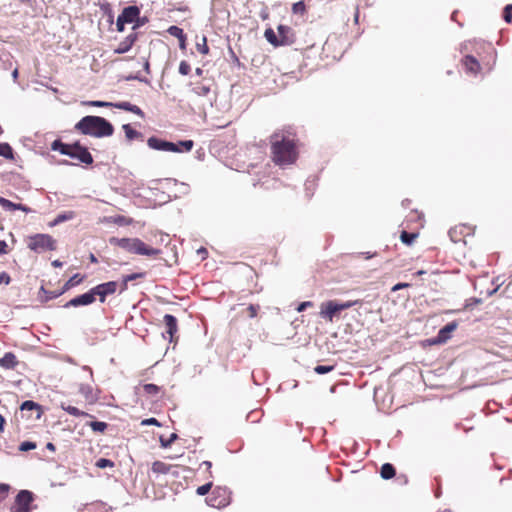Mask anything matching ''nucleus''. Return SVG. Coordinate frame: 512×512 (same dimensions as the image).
Wrapping results in <instances>:
<instances>
[{
    "mask_svg": "<svg viewBox=\"0 0 512 512\" xmlns=\"http://www.w3.org/2000/svg\"><path fill=\"white\" fill-rule=\"evenodd\" d=\"M277 36L272 28H267L264 32L265 39L274 47L292 45L295 40V33L293 29L287 25L280 24L277 27Z\"/></svg>",
    "mask_w": 512,
    "mask_h": 512,
    "instance_id": "obj_5",
    "label": "nucleus"
},
{
    "mask_svg": "<svg viewBox=\"0 0 512 512\" xmlns=\"http://www.w3.org/2000/svg\"><path fill=\"white\" fill-rule=\"evenodd\" d=\"M270 157L272 162L279 167L296 163L299 158V140L292 126H284L271 134Z\"/></svg>",
    "mask_w": 512,
    "mask_h": 512,
    "instance_id": "obj_1",
    "label": "nucleus"
},
{
    "mask_svg": "<svg viewBox=\"0 0 512 512\" xmlns=\"http://www.w3.org/2000/svg\"><path fill=\"white\" fill-rule=\"evenodd\" d=\"M0 156L6 159H13V149L8 143H0Z\"/></svg>",
    "mask_w": 512,
    "mask_h": 512,
    "instance_id": "obj_33",
    "label": "nucleus"
},
{
    "mask_svg": "<svg viewBox=\"0 0 512 512\" xmlns=\"http://www.w3.org/2000/svg\"><path fill=\"white\" fill-rule=\"evenodd\" d=\"M90 426L92 430L96 432H104L107 428V424L105 422L100 421L91 422Z\"/></svg>",
    "mask_w": 512,
    "mask_h": 512,
    "instance_id": "obj_41",
    "label": "nucleus"
},
{
    "mask_svg": "<svg viewBox=\"0 0 512 512\" xmlns=\"http://www.w3.org/2000/svg\"><path fill=\"white\" fill-rule=\"evenodd\" d=\"M117 246L126 250L129 253L145 256H158L160 249L153 248L145 244L139 238H121L116 240Z\"/></svg>",
    "mask_w": 512,
    "mask_h": 512,
    "instance_id": "obj_4",
    "label": "nucleus"
},
{
    "mask_svg": "<svg viewBox=\"0 0 512 512\" xmlns=\"http://www.w3.org/2000/svg\"><path fill=\"white\" fill-rule=\"evenodd\" d=\"M147 144L150 148L154 150H162V151H179L178 145L172 142H168L157 137H150L147 141Z\"/></svg>",
    "mask_w": 512,
    "mask_h": 512,
    "instance_id": "obj_11",
    "label": "nucleus"
},
{
    "mask_svg": "<svg viewBox=\"0 0 512 512\" xmlns=\"http://www.w3.org/2000/svg\"><path fill=\"white\" fill-rule=\"evenodd\" d=\"M202 465L206 466L207 471L211 474L212 463L210 461H204Z\"/></svg>",
    "mask_w": 512,
    "mask_h": 512,
    "instance_id": "obj_62",
    "label": "nucleus"
},
{
    "mask_svg": "<svg viewBox=\"0 0 512 512\" xmlns=\"http://www.w3.org/2000/svg\"><path fill=\"white\" fill-rule=\"evenodd\" d=\"M462 65L464 66L466 73L471 74L473 76H477L482 69L479 60L472 55H466L462 59Z\"/></svg>",
    "mask_w": 512,
    "mask_h": 512,
    "instance_id": "obj_13",
    "label": "nucleus"
},
{
    "mask_svg": "<svg viewBox=\"0 0 512 512\" xmlns=\"http://www.w3.org/2000/svg\"><path fill=\"white\" fill-rule=\"evenodd\" d=\"M76 217V213L74 211H65L57 215V217L49 222V227H54L59 225L60 223H63L65 221L72 220Z\"/></svg>",
    "mask_w": 512,
    "mask_h": 512,
    "instance_id": "obj_22",
    "label": "nucleus"
},
{
    "mask_svg": "<svg viewBox=\"0 0 512 512\" xmlns=\"http://www.w3.org/2000/svg\"><path fill=\"white\" fill-rule=\"evenodd\" d=\"M211 487H212V483L211 482L206 483V484H204L202 486H199L197 488V494L201 495V496H204V495H206L210 491Z\"/></svg>",
    "mask_w": 512,
    "mask_h": 512,
    "instance_id": "obj_50",
    "label": "nucleus"
},
{
    "mask_svg": "<svg viewBox=\"0 0 512 512\" xmlns=\"http://www.w3.org/2000/svg\"><path fill=\"white\" fill-rule=\"evenodd\" d=\"M260 310V306L258 304H250L248 308L246 309L247 315L250 318H255L258 315V312Z\"/></svg>",
    "mask_w": 512,
    "mask_h": 512,
    "instance_id": "obj_44",
    "label": "nucleus"
},
{
    "mask_svg": "<svg viewBox=\"0 0 512 512\" xmlns=\"http://www.w3.org/2000/svg\"><path fill=\"white\" fill-rule=\"evenodd\" d=\"M34 495L29 490H21L10 507V512H30Z\"/></svg>",
    "mask_w": 512,
    "mask_h": 512,
    "instance_id": "obj_9",
    "label": "nucleus"
},
{
    "mask_svg": "<svg viewBox=\"0 0 512 512\" xmlns=\"http://www.w3.org/2000/svg\"><path fill=\"white\" fill-rule=\"evenodd\" d=\"M84 280V276H82L81 274L77 273L75 275H73L62 287V289L60 290V293H65L67 292L68 290H70L72 287L74 286H77L79 285L80 283H82Z\"/></svg>",
    "mask_w": 512,
    "mask_h": 512,
    "instance_id": "obj_24",
    "label": "nucleus"
},
{
    "mask_svg": "<svg viewBox=\"0 0 512 512\" xmlns=\"http://www.w3.org/2000/svg\"><path fill=\"white\" fill-rule=\"evenodd\" d=\"M470 233V227L465 224L456 225L449 230V237L454 243L464 241V235Z\"/></svg>",
    "mask_w": 512,
    "mask_h": 512,
    "instance_id": "obj_15",
    "label": "nucleus"
},
{
    "mask_svg": "<svg viewBox=\"0 0 512 512\" xmlns=\"http://www.w3.org/2000/svg\"><path fill=\"white\" fill-rule=\"evenodd\" d=\"M35 448H36V443L30 442V441L22 442L19 446V450L23 451V452L30 451Z\"/></svg>",
    "mask_w": 512,
    "mask_h": 512,
    "instance_id": "obj_46",
    "label": "nucleus"
},
{
    "mask_svg": "<svg viewBox=\"0 0 512 512\" xmlns=\"http://www.w3.org/2000/svg\"><path fill=\"white\" fill-rule=\"evenodd\" d=\"M75 129L84 135L96 138L111 136L114 132L113 125L105 118L99 116H85L75 125Z\"/></svg>",
    "mask_w": 512,
    "mask_h": 512,
    "instance_id": "obj_2",
    "label": "nucleus"
},
{
    "mask_svg": "<svg viewBox=\"0 0 512 512\" xmlns=\"http://www.w3.org/2000/svg\"><path fill=\"white\" fill-rule=\"evenodd\" d=\"M52 265H53L54 267H62V265H63V264H62V262H61V261H59V260H54V261L52 262Z\"/></svg>",
    "mask_w": 512,
    "mask_h": 512,
    "instance_id": "obj_64",
    "label": "nucleus"
},
{
    "mask_svg": "<svg viewBox=\"0 0 512 512\" xmlns=\"http://www.w3.org/2000/svg\"><path fill=\"white\" fill-rule=\"evenodd\" d=\"M202 44H197V50L203 55H207L209 53V47L207 45V39L206 37H203Z\"/></svg>",
    "mask_w": 512,
    "mask_h": 512,
    "instance_id": "obj_47",
    "label": "nucleus"
},
{
    "mask_svg": "<svg viewBox=\"0 0 512 512\" xmlns=\"http://www.w3.org/2000/svg\"><path fill=\"white\" fill-rule=\"evenodd\" d=\"M27 247L35 253H43L56 250L57 242L49 234L38 233L27 238Z\"/></svg>",
    "mask_w": 512,
    "mask_h": 512,
    "instance_id": "obj_7",
    "label": "nucleus"
},
{
    "mask_svg": "<svg viewBox=\"0 0 512 512\" xmlns=\"http://www.w3.org/2000/svg\"><path fill=\"white\" fill-rule=\"evenodd\" d=\"M20 409L22 411H25V410H37L38 411V417L40 416V414L42 413V409H41V405H39L38 403L34 402V401H31V400H27V401H24L21 406H20Z\"/></svg>",
    "mask_w": 512,
    "mask_h": 512,
    "instance_id": "obj_29",
    "label": "nucleus"
},
{
    "mask_svg": "<svg viewBox=\"0 0 512 512\" xmlns=\"http://www.w3.org/2000/svg\"><path fill=\"white\" fill-rule=\"evenodd\" d=\"M409 287L408 283H397L395 286H393L392 291H398L403 288Z\"/></svg>",
    "mask_w": 512,
    "mask_h": 512,
    "instance_id": "obj_58",
    "label": "nucleus"
},
{
    "mask_svg": "<svg viewBox=\"0 0 512 512\" xmlns=\"http://www.w3.org/2000/svg\"><path fill=\"white\" fill-rule=\"evenodd\" d=\"M53 151H58L62 155H67L71 158L77 159L79 162L90 165L93 163V157L88 149L79 142L73 144L63 143L61 140H55L51 144Z\"/></svg>",
    "mask_w": 512,
    "mask_h": 512,
    "instance_id": "obj_3",
    "label": "nucleus"
},
{
    "mask_svg": "<svg viewBox=\"0 0 512 512\" xmlns=\"http://www.w3.org/2000/svg\"><path fill=\"white\" fill-rule=\"evenodd\" d=\"M90 105H91V106H94V107H108V106H114V104H113V103L104 102V101H92V102H90Z\"/></svg>",
    "mask_w": 512,
    "mask_h": 512,
    "instance_id": "obj_53",
    "label": "nucleus"
},
{
    "mask_svg": "<svg viewBox=\"0 0 512 512\" xmlns=\"http://www.w3.org/2000/svg\"><path fill=\"white\" fill-rule=\"evenodd\" d=\"M96 467L98 468H101V469H104L106 467H113L114 466V463L109 460V459H106V458H100L96 461L95 463Z\"/></svg>",
    "mask_w": 512,
    "mask_h": 512,
    "instance_id": "obj_42",
    "label": "nucleus"
},
{
    "mask_svg": "<svg viewBox=\"0 0 512 512\" xmlns=\"http://www.w3.org/2000/svg\"><path fill=\"white\" fill-rule=\"evenodd\" d=\"M79 393L89 402H94L96 400L93 388L89 384H81L79 387Z\"/></svg>",
    "mask_w": 512,
    "mask_h": 512,
    "instance_id": "obj_26",
    "label": "nucleus"
},
{
    "mask_svg": "<svg viewBox=\"0 0 512 512\" xmlns=\"http://www.w3.org/2000/svg\"><path fill=\"white\" fill-rule=\"evenodd\" d=\"M396 470L390 463H385L381 466L380 475L383 479L388 480L395 476Z\"/></svg>",
    "mask_w": 512,
    "mask_h": 512,
    "instance_id": "obj_27",
    "label": "nucleus"
},
{
    "mask_svg": "<svg viewBox=\"0 0 512 512\" xmlns=\"http://www.w3.org/2000/svg\"><path fill=\"white\" fill-rule=\"evenodd\" d=\"M0 206L5 210L14 211L15 203L0 196Z\"/></svg>",
    "mask_w": 512,
    "mask_h": 512,
    "instance_id": "obj_43",
    "label": "nucleus"
},
{
    "mask_svg": "<svg viewBox=\"0 0 512 512\" xmlns=\"http://www.w3.org/2000/svg\"><path fill=\"white\" fill-rule=\"evenodd\" d=\"M481 47L483 49H487V51L489 53V56H490V59L487 60V61H485L484 58H481V59H482L484 65L490 67L491 62H494V59H495V56H496L495 50H494V48L492 47L491 44H481Z\"/></svg>",
    "mask_w": 512,
    "mask_h": 512,
    "instance_id": "obj_34",
    "label": "nucleus"
},
{
    "mask_svg": "<svg viewBox=\"0 0 512 512\" xmlns=\"http://www.w3.org/2000/svg\"><path fill=\"white\" fill-rule=\"evenodd\" d=\"M118 283L116 281H109L105 283H101L91 288L94 297H98L100 303H104L106 301L107 296L113 295L116 293L118 289Z\"/></svg>",
    "mask_w": 512,
    "mask_h": 512,
    "instance_id": "obj_10",
    "label": "nucleus"
},
{
    "mask_svg": "<svg viewBox=\"0 0 512 512\" xmlns=\"http://www.w3.org/2000/svg\"><path fill=\"white\" fill-rule=\"evenodd\" d=\"M175 144L178 145V149H180L179 151H176L177 153L189 152L192 150L194 146V142L192 140L179 141L178 143Z\"/></svg>",
    "mask_w": 512,
    "mask_h": 512,
    "instance_id": "obj_35",
    "label": "nucleus"
},
{
    "mask_svg": "<svg viewBox=\"0 0 512 512\" xmlns=\"http://www.w3.org/2000/svg\"><path fill=\"white\" fill-rule=\"evenodd\" d=\"M145 276V273H132L125 275V282H131L133 280L143 278Z\"/></svg>",
    "mask_w": 512,
    "mask_h": 512,
    "instance_id": "obj_52",
    "label": "nucleus"
},
{
    "mask_svg": "<svg viewBox=\"0 0 512 512\" xmlns=\"http://www.w3.org/2000/svg\"><path fill=\"white\" fill-rule=\"evenodd\" d=\"M136 39H137L136 34H130L129 36H127L125 38V40H123L122 42L119 43L117 48L114 50L115 53H117V54L126 53L127 51H129L131 49V47L135 43Z\"/></svg>",
    "mask_w": 512,
    "mask_h": 512,
    "instance_id": "obj_18",
    "label": "nucleus"
},
{
    "mask_svg": "<svg viewBox=\"0 0 512 512\" xmlns=\"http://www.w3.org/2000/svg\"><path fill=\"white\" fill-rule=\"evenodd\" d=\"M167 31L171 36L178 38V40L184 38L185 35L183 29L178 26H170Z\"/></svg>",
    "mask_w": 512,
    "mask_h": 512,
    "instance_id": "obj_39",
    "label": "nucleus"
},
{
    "mask_svg": "<svg viewBox=\"0 0 512 512\" xmlns=\"http://www.w3.org/2000/svg\"><path fill=\"white\" fill-rule=\"evenodd\" d=\"M114 107L124 110V111H127V112L134 113V114L140 116L141 118L145 117V114L141 110V108L138 107L137 105L131 104L130 102L124 101V102L115 103Z\"/></svg>",
    "mask_w": 512,
    "mask_h": 512,
    "instance_id": "obj_19",
    "label": "nucleus"
},
{
    "mask_svg": "<svg viewBox=\"0 0 512 512\" xmlns=\"http://www.w3.org/2000/svg\"><path fill=\"white\" fill-rule=\"evenodd\" d=\"M359 300L354 301H346L343 303H339L335 300H329L321 303L319 316L324 319L326 322L332 323L334 318H338L341 311L349 309L354 305L359 304Z\"/></svg>",
    "mask_w": 512,
    "mask_h": 512,
    "instance_id": "obj_6",
    "label": "nucleus"
},
{
    "mask_svg": "<svg viewBox=\"0 0 512 512\" xmlns=\"http://www.w3.org/2000/svg\"><path fill=\"white\" fill-rule=\"evenodd\" d=\"M81 512H111L104 503L102 502H93L85 505Z\"/></svg>",
    "mask_w": 512,
    "mask_h": 512,
    "instance_id": "obj_23",
    "label": "nucleus"
},
{
    "mask_svg": "<svg viewBox=\"0 0 512 512\" xmlns=\"http://www.w3.org/2000/svg\"><path fill=\"white\" fill-rule=\"evenodd\" d=\"M166 326V334L168 335L169 342H174L175 334L178 331L177 319L171 314H166L163 318Z\"/></svg>",
    "mask_w": 512,
    "mask_h": 512,
    "instance_id": "obj_16",
    "label": "nucleus"
},
{
    "mask_svg": "<svg viewBox=\"0 0 512 512\" xmlns=\"http://www.w3.org/2000/svg\"><path fill=\"white\" fill-rule=\"evenodd\" d=\"M230 502L231 492L226 487H216L207 498L208 505L218 509L228 506Z\"/></svg>",
    "mask_w": 512,
    "mask_h": 512,
    "instance_id": "obj_8",
    "label": "nucleus"
},
{
    "mask_svg": "<svg viewBox=\"0 0 512 512\" xmlns=\"http://www.w3.org/2000/svg\"><path fill=\"white\" fill-rule=\"evenodd\" d=\"M418 235L419 234L417 232H407V231L403 230L401 232L400 239L404 244L411 245L415 241V239L418 237Z\"/></svg>",
    "mask_w": 512,
    "mask_h": 512,
    "instance_id": "obj_30",
    "label": "nucleus"
},
{
    "mask_svg": "<svg viewBox=\"0 0 512 512\" xmlns=\"http://www.w3.org/2000/svg\"><path fill=\"white\" fill-rule=\"evenodd\" d=\"M125 22L121 18H117L116 27L119 32L124 31Z\"/></svg>",
    "mask_w": 512,
    "mask_h": 512,
    "instance_id": "obj_56",
    "label": "nucleus"
},
{
    "mask_svg": "<svg viewBox=\"0 0 512 512\" xmlns=\"http://www.w3.org/2000/svg\"><path fill=\"white\" fill-rule=\"evenodd\" d=\"M456 328H457L456 322L448 323L443 328H441L438 333L439 341L440 342L446 341L449 338L450 333L453 332Z\"/></svg>",
    "mask_w": 512,
    "mask_h": 512,
    "instance_id": "obj_25",
    "label": "nucleus"
},
{
    "mask_svg": "<svg viewBox=\"0 0 512 512\" xmlns=\"http://www.w3.org/2000/svg\"><path fill=\"white\" fill-rule=\"evenodd\" d=\"M292 12L298 15H304L306 13V5L304 1L296 2L292 5Z\"/></svg>",
    "mask_w": 512,
    "mask_h": 512,
    "instance_id": "obj_38",
    "label": "nucleus"
},
{
    "mask_svg": "<svg viewBox=\"0 0 512 512\" xmlns=\"http://www.w3.org/2000/svg\"><path fill=\"white\" fill-rule=\"evenodd\" d=\"M18 364V360L14 353L7 352L0 358V366L5 369H14Z\"/></svg>",
    "mask_w": 512,
    "mask_h": 512,
    "instance_id": "obj_20",
    "label": "nucleus"
},
{
    "mask_svg": "<svg viewBox=\"0 0 512 512\" xmlns=\"http://www.w3.org/2000/svg\"><path fill=\"white\" fill-rule=\"evenodd\" d=\"M178 435L176 433H172L169 438L165 439L163 436H160L159 441L162 448H168L172 445V443L177 440Z\"/></svg>",
    "mask_w": 512,
    "mask_h": 512,
    "instance_id": "obj_37",
    "label": "nucleus"
},
{
    "mask_svg": "<svg viewBox=\"0 0 512 512\" xmlns=\"http://www.w3.org/2000/svg\"><path fill=\"white\" fill-rule=\"evenodd\" d=\"M191 71V67L188 62L181 61L179 64V73L182 75H188Z\"/></svg>",
    "mask_w": 512,
    "mask_h": 512,
    "instance_id": "obj_48",
    "label": "nucleus"
},
{
    "mask_svg": "<svg viewBox=\"0 0 512 512\" xmlns=\"http://www.w3.org/2000/svg\"><path fill=\"white\" fill-rule=\"evenodd\" d=\"M313 305H314V304H313V302H311V301H305V302H302V303H300V304H299V306L297 307V311H298V312H302V311H304V310H305L306 308H308V307H313Z\"/></svg>",
    "mask_w": 512,
    "mask_h": 512,
    "instance_id": "obj_54",
    "label": "nucleus"
},
{
    "mask_svg": "<svg viewBox=\"0 0 512 512\" xmlns=\"http://www.w3.org/2000/svg\"><path fill=\"white\" fill-rule=\"evenodd\" d=\"M192 92L200 97H206L211 92V84L205 82H197L192 88Z\"/></svg>",
    "mask_w": 512,
    "mask_h": 512,
    "instance_id": "obj_21",
    "label": "nucleus"
},
{
    "mask_svg": "<svg viewBox=\"0 0 512 512\" xmlns=\"http://www.w3.org/2000/svg\"><path fill=\"white\" fill-rule=\"evenodd\" d=\"M334 369H335L334 365H317L314 368V371L317 374H326V373L333 371Z\"/></svg>",
    "mask_w": 512,
    "mask_h": 512,
    "instance_id": "obj_40",
    "label": "nucleus"
},
{
    "mask_svg": "<svg viewBox=\"0 0 512 512\" xmlns=\"http://www.w3.org/2000/svg\"><path fill=\"white\" fill-rule=\"evenodd\" d=\"M140 14V10L137 6H128L122 10V13L118 16L126 24L135 22Z\"/></svg>",
    "mask_w": 512,
    "mask_h": 512,
    "instance_id": "obj_17",
    "label": "nucleus"
},
{
    "mask_svg": "<svg viewBox=\"0 0 512 512\" xmlns=\"http://www.w3.org/2000/svg\"><path fill=\"white\" fill-rule=\"evenodd\" d=\"M503 18L507 23H512V4L505 6L503 10Z\"/></svg>",
    "mask_w": 512,
    "mask_h": 512,
    "instance_id": "obj_45",
    "label": "nucleus"
},
{
    "mask_svg": "<svg viewBox=\"0 0 512 512\" xmlns=\"http://www.w3.org/2000/svg\"><path fill=\"white\" fill-rule=\"evenodd\" d=\"M40 294H41V299L43 302H47L49 300H52V299H55L57 298L58 296L62 295L63 293H60V291L58 292H54V291H47L43 286L40 288Z\"/></svg>",
    "mask_w": 512,
    "mask_h": 512,
    "instance_id": "obj_31",
    "label": "nucleus"
},
{
    "mask_svg": "<svg viewBox=\"0 0 512 512\" xmlns=\"http://www.w3.org/2000/svg\"><path fill=\"white\" fill-rule=\"evenodd\" d=\"M141 425L142 426L154 425V426L160 427L161 423L156 418H147V419L142 420Z\"/></svg>",
    "mask_w": 512,
    "mask_h": 512,
    "instance_id": "obj_51",
    "label": "nucleus"
},
{
    "mask_svg": "<svg viewBox=\"0 0 512 512\" xmlns=\"http://www.w3.org/2000/svg\"><path fill=\"white\" fill-rule=\"evenodd\" d=\"M62 409L65 410L68 414L74 416V417H84V416H87L88 414L85 413L84 411H81L79 410L77 407L75 406H72V405H65V404H62L61 405Z\"/></svg>",
    "mask_w": 512,
    "mask_h": 512,
    "instance_id": "obj_32",
    "label": "nucleus"
},
{
    "mask_svg": "<svg viewBox=\"0 0 512 512\" xmlns=\"http://www.w3.org/2000/svg\"><path fill=\"white\" fill-rule=\"evenodd\" d=\"M123 130L125 132V135L127 137V139L129 140H133L135 138H138L141 136V133H139L138 131L134 130L129 124H125L123 125Z\"/></svg>",
    "mask_w": 512,
    "mask_h": 512,
    "instance_id": "obj_36",
    "label": "nucleus"
},
{
    "mask_svg": "<svg viewBox=\"0 0 512 512\" xmlns=\"http://www.w3.org/2000/svg\"><path fill=\"white\" fill-rule=\"evenodd\" d=\"M10 486L7 484H0V502L8 497Z\"/></svg>",
    "mask_w": 512,
    "mask_h": 512,
    "instance_id": "obj_49",
    "label": "nucleus"
},
{
    "mask_svg": "<svg viewBox=\"0 0 512 512\" xmlns=\"http://www.w3.org/2000/svg\"><path fill=\"white\" fill-rule=\"evenodd\" d=\"M95 302V297L93 295L92 290L90 289L88 292L78 295L74 298H72L70 301H68L64 307H78V306H87Z\"/></svg>",
    "mask_w": 512,
    "mask_h": 512,
    "instance_id": "obj_12",
    "label": "nucleus"
},
{
    "mask_svg": "<svg viewBox=\"0 0 512 512\" xmlns=\"http://www.w3.org/2000/svg\"><path fill=\"white\" fill-rule=\"evenodd\" d=\"M7 243L3 240H0V254H6L7 253Z\"/></svg>",
    "mask_w": 512,
    "mask_h": 512,
    "instance_id": "obj_59",
    "label": "nucleus"
},
{
    "mask_svg": "<svg viewBox=\"0 0 512 512\" xmlns=\"http://www.w3.org/2000/svg\"><path fill=\"white\" fill-rule=\"evenodd\" d=\"M14 210H21L25 213L31 212V209L28 206L20 204V203H15Z\"/></svg>",
    "mask_w": 512,
    "mask_h": 512,
    "instance_id": "obj_55",
    "label": "nucleus"
},
{
    "mask_svg": "<svg viewBox=\"0 0 512 512\" xmlns=\"http://www.w3.org/2000/svg\"><path fill=\"white\" fill-rule=\"evenodd\" d=\"M10 280V276L7 273L3 272L0 274V283L4 282L5 284H9Z\"/></svg>",
    "mask_w": 512,
    "mask_h": 512,
    "instance_id": "obj_57",
    "label": "nucleus"
},
{
    "mask_svg": "<svg viewBox=\"0 0 512 512\" xmlns=\"http://www.w3.org/2000/svg\"><path fill=\"white\" fill-rule=\"evenodd\" d=\"M175 467H179V465H171L167 464L163 461L156 460L151 465V470L156 475H166V474H172L177 475V473L173 472L172 469Z\"/></svg>",
    "mask_w": 512,
    "mask_h": 512,
    "instance_id": "obj_14",
    "label": "nucleus"
},
{
    "mask_svg": "<svg viewBox=\"0 0 512 512\" xmlns=\"http://www.w3.org/2000/svg\"><path fill=\"white\" fill-rule=\"evenodd\" d=\"M128 283L129 282H125V276H123L122 283L120 285V293H122L128 289Z\"/></svg>",
    "mask_w": 512,
    "mask_h": 512,
    "instance_id": "obj_60",
    "label": "nucleus"
},
{
    "mask_svg": "<svg viewBox=\"0 0 512 512\" xmlns=\"http://www.w3.org/2000/svg\"><path fill=\"white\" fill-rule=\"evenodd\" d=\"M5 425V418L3 415H0V431L2 432L4 430Z\"/></svg>",
    "mask_w": 512,
    "mask_h": 512,
    "instance_id": "obj_63",
    "label": "nucleus"
},
{
    "mask_svg": "<svg viewBox=\"0 0 512 512\" xmlns=\"http://www.w3.org/2000/svg\"><path fill=\"white\" fill-rule=\"evenodd\" d=\"M142 391L145 395L156 396L161 392V387L155 384L148 383L142 385Z\"/></svg>",
    "mask_w": 512,
    "mask_h": 512,
    "instance_id": "obj_28",
    "label": "nucleus"
},
{
    "mask_svg": "<svg viewBox=\"0 0 512 512\" xmlns=\"http://www.w3.org/2000/svg\"><path fill=\"white\" fill-rule=\"evenodd\" d=\"M179 47L182 50L186 49V35H184V38L179 39Z\"/></svg>",
    "mask_w": 512,
    "mask_h": 512,
    "instance_id": "obj_61",
    "label": "nucleus"
}]
</instances>
